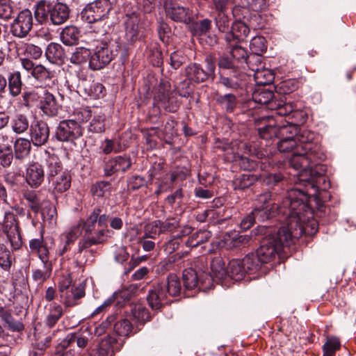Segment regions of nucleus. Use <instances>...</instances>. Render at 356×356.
Instances as JSON below:
<instances>
[{
  "instance_id": "9b49d317",
  "label": "nucleus",
  "mask_w": 356,
  "mask_h": 356,
  "mask_svg": "<svg viewBox=\"0 0 356 356\" xmlns=\"http://www.w3.org/2000/svg\"><path fill=\"white\" fill-rule=\"evenodd\" d=\"M112 3L109 0H96L88 3L80 13L82 21L92 24L108 17L112 10Z\"/></svg>"
},
{
  "instance_id": "0eeeda50",
  "label": "nucleus",
  "mask_w": 356,
  "mask_h": 356,
  "mask_svg": "<svg viewBox=\"0 0 356 356\" xmlns=\"http://www.w3.org/2000/svg\"><path fill=\"white\" fill-rule=\"evenodd\" d=\"M257 205L252 210L258 222H264L280 214L281 210L278 196L271 191L265 192L257 196Z\"/></svg>"
},
{
  "instance_id": "f704fd0d",
  "label": "nucleus",
  "mask_w": 356,
  "mask_h": 356,
  "mask_svg": "<svg viewBox=\"0 0 356 356\" xmlns=\"http://www.w3.org/2000/svg\"><path fill=\"white\" fill-rule=\"evenodd\" d=\"M71 176L67 172H63L59 175L56 177H53L51 179V181H49L51 184V186L53 188L54 194H61L67 191L71 186Z\"/></svg>"
},
{
  "instance_id": "20e7f679",
  "label": "nucleus",
  "mask_w": 356,
  "mask_h": 356,
  "mask_svg": "<svg viewBox=\"0 0 356 356\" xmlns=\"http://www.w3.org/2000/svg\"><path fill=\"white\" fill-rule=\"evenodd\" d=\"M287 230L281 227L276 230L266 226H258L253 230L255 235L262 236L255 253L264 264L273 261L284 245H289L291 242L298 239L286 238V235L289 234Z\"/></svg>"
},
{
  "instance_id": "7c9ffc66",
  "label": "nucleus",
  "mask_w": 356,
  "mask_h": 356,
  "mask_svg": "<svg viewBox=\"0 0 356 356\" xmlns=\"http://www.w3.org/2000/svg\"><path fill=\"white\" fill-rule=\"evenodd\" d=\"M31 124L28 115L16 112L10 118V127L16 134H22L30 129Z\"/></svg>"
},
{
  "instance_id": "49530a36",
  "label": "nucleus",
  "mask_w": 356,
  "mask_h": 356,
  "mask_svg": "<svg viewBox=\"0 0 356 356\" xmlns=\"http://www.w3.org/2000/svg\"><path fill=\"white\" fill-rule=\"evenodd\" d=\"M131 318L136 321L139 325H144L146 322L149 321L152 316L148 309L142 305H136L131 309Z\"/></svg>"
},
{
  "instance_id": "8fccbe9b",
  "label": "nucleus",
  "mask_w": 356,
  "mask_h": 356,
  "mask_svg": "<svg viewBox=\"0 0 356 356\" xmlns=\"http://www.w3.org/2000/svg\"><path fill=\"white\" fill-rule=\"evenodd\" d=\"M47 177L49 181H51V179H53V177H56L63 172L61 162L60 161L58 156L55 155L49 156L48 159H47Z\"/></svg>"
},
{
  "instance_id": "4c0bfd02",
  "label": "nucleus",
  "mask_w": 356,
  "mask_h": 356,
  "mask_svg": "<svg viewBox=\"0 0 356 356\" xmlns=\"http://www.w3.org/2000/svg\"><path fill=\"white\" fill-rule=\"evenodd\" d=\"M45 56L52 63L62 64L64 62V50L59 44L51 42L46 49Z\"/></svg>"
},
{
  "instance_id": "37998d69",
  "label": "nucleus",
  "mask_w": 356,
  "mask_h": 356,
  "mask_svg": "<svg viewBox=\"0 0 356 356\" xmlns=\"http://www.w3.org/2000/svg\"><path fill=\"white\" fill-rule=\"evenodd\" d=\"M63 314V309L60 305L54 303L50 305L49 312L44 321V325L51 328L55 326Z\"/></svg>"
},
{
  "instance_id": "c03bdc74",
  "label": "nucleus",
  "mask_w": 356,
  "mask_h": 356,
  "mask_svg": "<svg viewBox=\"0 0 356 356\" xmlns=\"http://www.w3.org/2000/svg\"><path fill=\"white\" fill-rule=\"evenodd\" d=\"M80 36L79 30L74 26H68L60 33V40L65 45L71 46L76 44Z\"/></svg>"
},
{
  "instance_id": "052dcab7",
  "label": "nucleus",
  "mask_w": 356,
  "mask_h": 356,
  "mask_svg": "<svg viewBox=\"0 0 356 356\" xmlns=\"http://www.w3.org/2000/svg\"><path fill=\"white\" fill-rule=\"evenodd\" d=\"M111 191V184L106 181H97L91 188L92 194L97 197H103L109 195Z\"/></svg>"
},
{
  "instance_id": "680f3d73",
  "label": "nucleus",
  "mask_w": 356,
  "mask_h": 356,
  "mask_svg": "<svg viewBox=\"0 0 356 356\" xmlns=\"http://www.w3.org/2000/svg\"><path fill=\"white\" fill-rule=\"evenodd\" d=\"M163 234L161 220H154L145 226V233L143 236V238H156L160 234Z\"/></svg>"
},
{
  "instance_id": "a878e982",
  "label": "nucleus",
  "mask_w": 356,
  "mask_h": 356,
  "mask_svg": "<svg viewBox=\"0 0 356 356\" xmlns=\"http://www.w3.org/2000/svg\"><path fill=\"white\" fill-rule=\"evenodd\" d=\"M60 106L54 95L44 90L40 100V108L43 113L49 117H54L58 114Z\"/></svg>"
},
{
  "instance_id": "393cba45",
  "label": "nucleus",
  "mask_w": 356,
  "mask_h": 356,
  "mask_svg": "<svg viewBox=\"0 0 356 356\" xmlns=\"http://www.w3.org/2000/svg\"><path fill=\"white\" fill-rule=\"evenodd\" d=\"M44 179V171L42 165L38 163L29 164L26 170L25 180L33 188H38Z\"/></svg>"
},
{
  "instance_id": "a211bd4d",
  "label": "nucleus",
  "mask_w": 356,
  "mask_h": 356,
  "mask_svg": "<svg viewBox=\"0 0 356 356\" xmlns=\"http://www.w3.org/2000/svg\"><path fill=\"white\" fill-rule=\"evenodd\" d=\"M90 332L88 327L85 329H81L76 332L69 333L65 339L62 340L63 346H70L73 348H75L82 353L88 345L90 341Z\"/></svg>"
},
{
  "instance_id": "7ed1b4c3",
  "label": "nucleus",
  "mask_w": 356,
  "mask_h": 356,
  "mask_svg": "<svg viewBox=\"0 0 356 356\" xmlns=\"http://www.w3.org/2000/svg\"><path fill=\"white\" fill-rule=\"evenodd\" d=\"M296 139L298 146L290 158L289 164L296 170L306 172L311 170L318 160H322L324 155L321 152L314 132L298 128Z\"/></svg>"
},
{
  "instance_id": "774afa93",
  "label": "nucleus",
  "mask_w": 356,
  "mask_h": 356,
  "mask_svg": "<svg viewBox=\"0 0 356 356\" xmlns=\"http://www.w3.org/2000/svg\"><path fill=\"white\" fill-rule=\"evenodd\" d=\"M283 181L284 177L280 173H269L262 179L263 184L272 189L275 186H281Z\"/></svg>"
},
{
  "instance_id": "9d476101",
  "label": "nucleus",
  "mask_w": 356,
  "mask_h": 356,
  "mask_svg": "<svg viewBox=\"0 0 356 356\" xmlns=\"http://www.w3.org/2000/svg\"><path fill=\"white\" fill-rule=\"evenodd\" d=\"M72 279L70 274L63 275L58 282V291L62 302L66 307L79 304V300L85 296V287L81 284L72 286Z\"/></svg>"
},
{
  "instance_id": "864d4df0",
  "label": "nucleus",
  "mask_w": 356,
  "mask_h": 356,
  "mask_svg": "<svg viewBox=\"0 0 356 356\" xmlns=\"http://www.w3.org/2000/svg\"><path fill=\"white\" fill-rule=\"evenodd\" d=\"M275 93L270 88L259 87L252 93V99L254 102L266 105L273 97Z\"/></svg>"
},
{
  "instance_id": "e2e57ef3",
  "label": "nucleus",
  "mask_w": 356,
  "mask_h": 356,
  "mask_svg": "<svg viewBox=\"0 0 356 356\" xmlns=\"http://www.w3.org/2000/svg\"><path fill=\"white\" fill-rule=\"evenodd\" d=\"M37 81L41 83H46L50 81L54 76L51 71L47 69L42 65H36L35 70L31 74Z\"/></svg>"
},
{
  "instance_id": "1a4fd4ad",
  "label": "nucleus",
  "mask_w": 356,
  "mask_h": 356,
  "mask_svg": "<svg viewBox=\"0 0 356 356\" xmlns=\"http://www.w3.org/2000/svg\"><path fill=\"white\" fill-rule=\"evenodd\" d=\"M206 69L197 63L188 65L184 70L185 75L191 82L201 83L209 79H213L216 70V58L212 54H208L204 58Z\"/></svg>"
},
{
  "instance_id": "412c9836",
  "label": "nucleus",
  "mask_w": 356,
  "mask_h": 356,
  "mask_svg": "<svg viewBox=\"0 0 356 356\" xmlns=\"http://www.w3.org/2000/svg\"><path fill=\"white\" fill-rule=\"evenodd\" d=\"M147 301L152 310L159 311L165 305H167L170 302V300L159 282L154 284L152 289H149L147 296Z\"/></svg>"
},
{
  "instance_id": "ea45409f",
  "label": "nucleus",
  "mask_w": 356,
  "mask_h": 356,
  "mask_svg": "<svg viewBox=\"0 0 356 356\" xmlns=\"http://www.w3.org/2000/svg\"><path fill=\"white\" fill-rule=\"evenodd\" d=\"M241 261L246 273L250 274L256 273L265 264L255 252L248 254Z\"/></svg>"
},
{
  "instance_id": "bb28decb",
  "label": "nucleus",
  "mask_w": 356,
  "mask_h": 356,
  "mask_svg": "<svg viewBox=\"0 0 356 356\" xmlns=\"http://www.w3.org/2000/svg\"><path fill=\"white\" fill-rule=\"evenodd\" d=\"M229 55L241 69L244 67L245 65H247L250 70H254V68L252 66L251 60L255 58L259 60V57L257 56H248L246 50L238 45H233L231 47Z\"/></svg>"
},
{
  "instance_id": "dca6fc26",
  "label": "nucleus",
  "mask_w": 356,
  "mask_h": 356,
  "mask_svg": "<svg viewBox=\"0 0 356 356\" xmlns=\"http://www.w3.org/2000/svg\"><path fill=\"white\" fill-rule=\"evenodd\" d=\"M30 140L36 147L44 145L49 140L50 130L47 123L43 120L33 122L29 129Z\"/></svg>"
},
{
  "instance_id": "c85d7f7f",
  "label": "nucleus",
  "mask_w": 356,
  "mask_h": 356,
  "mask_svg": "<svg viewBox=\"0 0 356 356\" xmlns=\"http://www.w3.org/2000/svg\"><path fill=\"white\" fill-rule=\"evenodd\" d=\"M210 268L216 282L227 285V267H225L224 259L221 257H214L211 261Z\"/></svg>"
},
{
  "instance_id": "6e6d98bb",
  "label": "nucleus",
  "mask_w": 356,
  "mask_h": 356,
  "mask_svg": "<svg viewBox=\"0 0 356 356\" xmlns=\"http://www.w3.org/2000/svg\"><path fill=\"white\" fill-rule=\"evenodd\" d=\"M44 270L35 269L33 270L32 277L35 281H44L48 279L52 271V262L51 260H41Z\"/></svg>"
},
{
  "instance_id": "a18cd8bd",
  "label": "nucleus",
  "mask_w": 356,
  "mask_h": 356,
  "mask_svg": "<svg viewBox=\"0 0 356 356\" xmlns=\"http://www.w3.org/2000/svg\"><path fill=\"white\" fill-rule=\"evenodd\" d=\"M8 84L10 95L17 97L22 92L23 85L21 73L18 71L10 73L8 77Z\"/></svg>"
},
{
  "instance_id": "3c124183",
  "label": "nucleus",
  "mask_w": 356,
  "mask_h": 356,
  "mask_svg": "<svg viewBox=\"0 0 356 356\" xmlns=\"http://www.w3.org/2000/svg\"><path fill=\"white\" fill-rule=\"evenodd\" d=\"M257 179L258 177L256 175L250 172L244 173L234 180V188L235 190H244L252 186Z\"/></svg>"
},
{
  "instance_id": "09e8293b",
  "label": "nucleus",
  "mask_w": 356,
  "mask_h": 356,
  "mask_svg": "<svg viewBox=\"0 0 356 356\" xmlns=\"http://www.w3.org/2000/svg\"><path fill=\"white\" fill-rule=\"evenodd\" d=\"M218 66L219 73L222 72H234L236 70H242L229 54H223L219 56Z\"/></svg>"
},
{
  "instance_id": "f8f14e48",
  "label": "nucleus",
  "mask_w": 356,
  "mask_h": 356,
  "mask_svg": "<svg viewBox=\"0 0 356 356\" xmlns=\"http://www.w3.org/2000/svg\"><path fill=\"white\" fill-rule=\"evenodd\" d=\"M2 230L6 234L13 249L14 250H19L22 245V238L19 221L14 213L11 211L5 212Z\"/></svg>"
},
{
  "instance_id": "5701e85b",
  "label": "nucleus",
  "mask_w": 356,
  "mask_h": 356,
  "mask_svg": "<svg viewBox=\"0 0 356 356\" xmlns=\"http://www.w3.org/2000/svg\"><path fill=\"white\" fill-rule=\"evenodd\" d=\"M250 29H253L250 26V22H234L229 33L225 34V40L230 45L232 42H241L248 37Z\"/></svg>"
},
{
  "instance_id": "603ef678",
  "label": "nucleus",
  "mask_w": 356,
  "mask_h": 356,
  "mask_svg": "<svg viewBox=\"0 0 356 356\" xmlns=\"http://www.w3.org/2000/svg\"><path fill=\"white\" fill-rule=\"evenodd\" d=\"M91 52L89 49L83 47H76L71 54L70 60L75 65L86 63L90 60Z\"/></svg>"
},
{
  "instance_id": "cd10ccee",
  "label": "nucleus",
  "mask_w": 356,
  "mask_h": 356,
  "mask_svg": "<svg viewBox=\"0 0 356 356\" xmlns=\"http://www.w3.org/2000/svg\"><path fill=\"white\" fill-rule=\"evenodd\" d=\"M159 283L168 298L177 297L181 293L182 285L181 280L175 273L169 274L165 280Z\"/></svg>"
},
{
  "instance_id": "f03ea898",
  "label": "nucleus",
  "mask_w": 356,
  "mask_h": 356,
  "mask_svg": "<svg viewBox=\"0 0 356 356\" xmlns=\"http://www.w3.org/2000/svg\"><path fill=\"white\" fill-rule=\"evenodd\" d=\"M108 222L114 229H121L123 225L120 218H110L109 215L104 211L103 206L94 207L83 223L85 235L78 243L77 253L81 254L92 245L104 244L110 232Z\"/></svg>"
},
{
  "instance_id": "39448f33",
  "label": "nucleus",
  "mask_w": 356,
  "mask_h": 356,
  "mask_svg": "<svg viewBox=\"0 0 356 356\" xmlns=\"http://www.w3.org/2000/svg\"><path fill=\"white\" fill-rule=\"evenodd\" d=\"M34 16L40 24L60 26L70 18L69 6L58 0H40L34 6Z\"/></svg>"
},
{
  "instance_id": "473e14b6",
  "label": "nucleus",
  "mask_w": 356,
  "mask_h": 356,
  "mask_svg": "<svg viewBox=\"0 0 356 356\" xmlns=\"http://www.w3.org/2000/svg\"><path fill=\"white\" fill-rule=\"evenodd\" d=\"M251 237L248 235H240L236 232H232L224 236L222 243L226 249L231 250L248 243Z\"/></svg>"
},
{
  "instance_id": "79ce46f5",
  "label": "nucleus",
  "mask_w": 356,
  "mask_h": 356,
  "mask_svg": "<svg viewBox=\"0 0 356 356\" xmlns=\"http://www.w3.org/2000/svg\"><path fill=\"white\" fill-rule=\"evenodd\" d=\"M276 114L279 116H285L288 118L287 120L289 121L290 120H294L305 118V115L302 111L294 110L291 104H286L284 100H282V104L279 106Z\"/></svg>"
},
{
  "instance_id": "aec40b11",
  "label": "nucleus",
  "mask_w": 356,
  "mask_h": 356,
  "mask_svg": "<svg viewBox=\"0 0 356 356\" xmlns=\"http://www.w3.org/2000/svg\"><path fill=\"white\" fill-rule=\"evenodd\" d=\"M250 9L246 5H236L232 8V15L235 22H250V26L255 30L259 28L260 15L252 13Z\"/></svg>"
},
{
  "instance_id": "b1692460",
  "label": "nucleus",
  "mask_w": 356,
  "mask_h": 356,
  "mask_svg": "<svg viewBox=\"0 0 356 356\" xmlns=\"http://www.w3.org/2000/svg\"><path fill=\"white\" fill-rule=\"evenodd\" d=\"M139 22L140 18L136 13H132L130 15H127L125 39L130 44H133L140 38V26Z\"/></svg>"
},
{
  "instance_id": "6e6552de",
  "label": "nucleus",
  "mask_w": 356,
  "mask_h": 356,
  "mask_svg": "<svg viewBox=\"0 0 356 356\" xmlns=\"http://www.w3.org/2000/svg\"><path fill=\"white\" fill-rule=\"evenodd\" d=\"M120 44L115 40L102 41L96 47L89 60V67L92 70H99L108 65L118 55Z\"/></svg>"
},
{
  "instance_id": "338daca9",
  "label": "nucleus",
  "mask_w": 356,
  "mask_h": 356,
  "mask_svg": "<svg viewBox=\"0 0 356 356\" xmlns=\"http://www.w3.org/2000/svg\"><path fill=\"white\" fill-rule=\"evenodd\" d=\"M341 342L337 337H328L323 346V353L330 356H334L335 352L340 349Z\"/></svg>"
},
{
  "instance_id": "72a5a7b5",
  "label": "nucleus",
  "mask_w": 356,
  "mask_h": 356,
  "mask_svg": "<svg viewBox=\"0 0 356 356\" xmlns=\"http://www.w3.org/2000/svg\"><path fill=\"white\" fill-rule=\"evenodd\" d=\"M246 273L241 259L231 260L227 265V284L229 280H242Z\"/></svg>"
},
{
  "instance_id": "4468645a",
  "label": "nucleus",
  "mask_w": 356,
  "mask_h": 356,
  "mask_svg": "<svg viewBox=\"0 0 356 356\" xmlns=\"http://www.w3.org/2000/svg\"><path fill=\"white\" fill-rule=\"evenodd\" d=\"M33 27V15L29 9L20 11L10 25L13 35L23 38L31 31Z\"/></svg>"
},
{
  "instance_id": "4d7b16f0",
  "label": "nucleus",
  "mask_w": 356,
  "mask_h": 356,
  "mask_svg": "<svg viewBox=\"0 0 356 356\" xmlns=\"http://www.w3.org/2000/svg\"><path fill=\"white\" fill-rule=\"evenodd\" d=\"M250 49L252 51L251 56L259 57L267 49L266 40L263 36L254 37L250 43Z\"/></svg>"
},
{
  "instance_id": "58836bf2",
  "label": "nucleus",
  "mask_w": 356,
  "mask_h": 356,
  "mask_svg": "<svg viewBox=\"0 0 356 356\" xmlns=\"http://www.w3.org/2000/svg\"><path fill=\"white\" fill-rule=\"evenodd\" d=\"M27 207L35 213H38L42 207V201L39 191L24 190L22 193Z\"/></svg>"
},
{
  "instance_id": "423d86ee",
  "label": "nucleus",
  "mask_w": 356,
  "mask_h": 356,
  "mask_svg": "<svg viewBox=\"0 0 356 356\" xmlns=\"http://www.w3.org/2000/svg\"><path fill=\"white\" fill-rule=\"evenodd\" d=\"M305 120L306 118H302L291 121L285 120L286 124H277L272 118L268 124L259 128V135L266 140L295 138L299 128L298 125L304 123Z\"/></svg>"
},
{
  "instance_id": "ddd939ff",
  "label": "nucleus",
  "mask_w": 356,
  "mask_h": 356,
  "mask_svg": "<svg viewBox=\"0 0 356 356\" xmlns=\"http://www.w3.org/2000/svg\"><path fill=\"white\" fill-rule=\"evenodd\" d=\"M82 135L81 127L74 120L60 121L55 132L56 138L60 142H72Z\"/></svg>"
},
{
  "instance_id": "a19ab883",
  "label": "nucleus",
  "mask_w": 356,
  "mask_h": 356,
  "mask_svg": "<svg viewBox=\"0 0 356 356\" xmlns=\"http://www.w3.org/2000/svg\"><path fill=\"white\" fill-rule=\"evenodd\" d=\"M211 237V232L200 229L193 233L185 241L187 247L195 248L209 241Z\"/></svg>"
},
{
  "instance_id": "de8ad7c7",
  "label": "nucleus",
  "mask_w": 356,
  "mask_h": 356,
  "mask_svg": "<svg viewBox=\"0 0 356 356\" xmlns=\"http://www.w3.org/2000/svg\"><path fill=\"white\" fill-rule=\"evenodd\" d=\"M182 280L185 290H198V274L193 268L185 269L183 271Z\"/></svg>"
},
{
  "instance_id": "f3484780",
  "label": "nucleus",
  "mask_w": 356,
  "mask_h": 356,
  "mask_svg": "<svg viewBox=\"0 0 356 356\" xmlns=\"http://www.w3.org/2000/svg\"><path fill=\"white\" fill-rule=\"evenodd\" d=\"M155 99L157 100L160 107L170 113L176 112L180 105L176 95L165 86H159Z\"/></svg>"
},
{
  "instance_id": "f257e3e1",
  "label": "nucleus",
  "mask_w": 356,
  "mask_h": 356,
  "mask_svg": "<svg viewBox=\"0 0 356 356\" xmlns=\"http://www.w3.org/2000/svg\"><path fill=\"white\" fill-rule=\"evenodd\" d=\"M309 187L314 189V184L309 183L305 189L292 188L280 205V213L286 216V225L281 227L289 232L288 238H299L305 231L304 222L312 217L309 206L310 196Z\"/></svg>"
},
{
  "instance_id": "6ab92c4d",
  "label": "nucleus",
  "mask_w": 356,
  "mask_h": 356,
  "mask_svg": "<svg viewBox=\"0 0 356 356\" xmlns=\"http://www.w3.org/2000/svg\"><path fill=\"white\" fill-rule=\"evenodd\" d=\"M165 13L168 17L177 22L189 24L193 21V11L177 3L166 5Z\"/></svg>"
},
{
  "instance_id": "bf43d9fd",
  "label": "nucleus",
  "mask_w": 356,
  "mask_h": 356,
  "mask_svg": "<svg viewBox=\"0 0 356 356\" xmlns=\"http://www.w3.org/2000/svg\"><path fill=\"white\" fill-rule=\"evenodd\" d=\"M214 22L220 32L227 34L231 31V19L226 13H217L214 17Z\"/></svg>"
},
{
  "instance_id": "69168bd1",
  "label": "nucleus",
  "mask_w": 356,
  "mask_h": 356,
  "mask_svg": "<svg viewBox=\"0 0 356 356\" xmlns=\"http://www.w3.org/2000/svg\"><path fill=\"white\" fill-rule=\"evenodd\" d=\"M14 156L11 146H0V165L3 168H6L11 165Z\"/></svg>"
},
{
  "instance_id": "5fc2aeb1",
  "label": "nucleus",
  "mask_w": 356,
  "mask_h": 356,
  "mask_svg": "<svg viewBox=\"0 0 356 356\" xmlns=\"http://www.w3.org/2000/svg\"><path fill=\"white\" fill-rule=\"evenodd\" d=\"M231 213L225 207H217L209 209V222L222 224L230 218Z\"/></svg>"
},
{
  "instance_id": "13d9d810",
  "label": "nucleus",
  "mask_w": 356,
  "mask_h": 356,
  "mask_svg": "<svg viewBox=\"0 0 356 356\" xmlns=\"http://www.w3.org/2000/svg\"><path fill=\"white\" fill-rule=\"evenodd\" d=\"M132 324L127 318H121L114 324L113 331L120 337H128L132 331Z\"/></svg>"
},
{
  "instance_id": "2eb2a0df",
  "label": "nucleus",
  "mask_w": 356,
  "mask_h": 356,
  "mask_svg": "<svg viewBox=\"0 0 356 356\" xmlns=\"http://www.w3.org/2000/svg\"><path fill=\"white\" fill-rule=\"evenodd\" d=\"M246 77L247 74L243 70L222 72H220L219 83L227 89L237 90L245 86Z\"/></svg>"
},
{
  "instance_id": "0e129e2a",
  "label": "nucleus",
  "mask_w": 356,
  "mask_h": 356,
  "mask_svg": "<svg viewBox=\"0 0 356 356\" xmlns=\"http://www.w3.org/2000/svg\"><path fill=\"white\" fill-rule=\"evenodd\" d=\"M216 280L211 274L202 272L198 274V291H206L213 288Z\"/></svg>"
},
{
  "instance_id": "2f4dec72",
  "label": "nucleus",
  "mask_w": 356,
  "mask_h": 356,
  "mask_svg": "<svg viewBox=\"0 0 356 356\" xmlns=\"http://www.w3.org/2000/svg\"><path fill=\"white\" fill-rule=\"evenodd\" d=\"M29 248L32 253H36L40 260L49 259V250L47 243L44 241L42 233L37 238L29 241Z\"/></svg>"
},
{
  "instance_id": "e433bc0d",
  "label": "nucleus",
  "mask_w": 356,
  "mask_h": 356,
  "mask_svg": "<svg viewBox=\"0 0 356 356\" xmlns=\"http://www.w3.org/2000/svg\"><path fill=\"white\" fill-rule=\"evenodd\" d=\"M31 141L25 138H18L15 140L13 147L15 158L17 160L22 161L31 153Z\"/></svg>"
},
{
  "instance_id": "c756f323",
  "label": "nucleus",
  "mask_w": 356,
  "mask_h": 356,
  "mask_svg": "<svg viewBox=\"0 0 356 356\" xmlns=\"http://www.w3.org/2000/svg\"><path fill=\"white\" fill-rule=\"evenodd\" d=\"M0 319L4 327L13 332H19L24 328L22 322L13 316L12 310L5 307H0Z\"/></svg>"
},
{
  "instance_id": "4be33fe9",
  "label": "nucleus",
  "mask_w": 356,
  "mask_h": 356,
  "mask_svg": "<svg viewBox=\"0 0 356 356\" xmlns=\"http://www.w3.org/2000/svg\"><path fill=\"white\" fill-rule=\"evenodd\" d=\"M122 339L117 338L113 334H108L99 343L95 356H113L114 352L118 350Z\"/></svg>"
},
{
  "instance_id": "c9c22d12",
  "label": "nucleus",
  "mask_w": 356,
  "mask_h": 356,
  "mask_svg": "<svg viewBox=\"0 0 356 356\" xmlns=\"http://www.w3.org/2000/svg\"><path fill=\"white\" fill-rule=\"evenodd\" d=\"M216 100L221 108L227 113H233L239 104L238 98L232 93L218 95Z\"/></svg>"
}]
</instances>
